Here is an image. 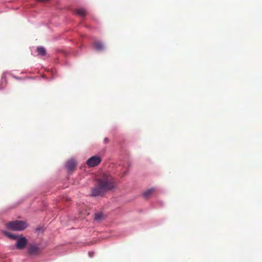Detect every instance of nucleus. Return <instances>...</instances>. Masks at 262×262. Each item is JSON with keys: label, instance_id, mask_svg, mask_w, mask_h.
Wrapping results in <instances>:
<instances>
[{"label": "nucleus", "instance_id": "1a4fd4ad", "mask_svg": "<svg viewBox=\"0 0 262 262\" xmlns=\"http://www.w3.org/2000/svg\"><path fill=\"white\" fill-rule=\"evenodd\" d=\"M36 51L38 55L41 56H45L46 54V50L43 47H37Z\"/></svg>", "mask_w": 262, "mask_h": 262}, {"label": "nucleus", "instance_id": "ddd939ff", "mask_svg": "<svg viewBox=\"0 0 262 262\" xmlns=\"http://www.w3.org/2000/svg\"><path fill=\"white\" fill-rule=\"evenodd\" d=\"M4 234L9 237L10 239H16V235L15 234H11L8 232L4 231L3 232Z\"/></svg>", "mask_w": 262, "mask_h": 262}, {"label": "nucleus", "instance_id": "7ed1b4c3", "mask_svg": "<svg viewBox=\"0 0 262 262\" xmlns=\"http://www.w3.org/2000/svg\"><path fill=\"white\" fill-rule=\"evenodd\" d=\"M27 243V238L22 235H17V249L24 248Z\"/></svg>", "mask_w": 262, "mask_h": 262}, {"label": "nucleus", "instance_id": "2eb2a0df", "mask_svg": "<svg viewBox=\"0 0 262 262\" xmlns=\"http://www.w3.org/2000/svg\"><path fill=\"white\" fill-rule=\"evenodd\" d=\"M108 139L107 138H105L104 139V142L106 144L108 142Z\"/></svg>", "mask_w": 262, "mask_h": 262}, {"label": "nucleus", "instance_id": "423d86ee", "mask_svg": "<svg viewBox=\"0 0 262 262\" xmlns=\"http://www.w3.org/2000/svg\"><path fill=\"white\" fill-rule=\"evenodd\" d=\"M28 226V224L24 221L17 220V231L25 230Z\"/></svg>", "mask_w": 262, "mask_h": 262}, {"label": "nucleus", "instance_id": "f03ea898", "mask_svg": "<svg viewBox=\"0 0 262 262\" xmlns=\"http://www.w3.org/2000/svg\"><path fill=\"white\" fill-rule=\"evenodd\" d=\"M101 161L102 159L99 156H94L88 159L86 163L89 166L93 167L98 165Z\"/></svg>", "mask_w": 262, "mask_h": 262}, {"label": "nucleus", "instance_id": "f257e3e1", "mask_svg": "<svg viewBox=\"0 0 262 262\" xmlns=\"http://www.w3.org/2000/svg\"><path fill=\"white\" fill-rule=\"evenodd\" d=\"M116 187L114 178L110 175L104 174L97 180L95 187L91 188V195L96 197L102 196L106 192L112 191Z\"/></svg>", "mask_w": 262, "mask_h": 262}, {"label": "nucleus", "instance_id": "20e7f679", "mask_svg": "<svg viewBox=\"0 0 262 262\" xmlns=\"http://www.w3.org/2000/svg\"><path fill=\"white\" fill-rule=\"evenodd\" d=\"M39 250V246L36 244H31L27 248L29 254L34 255L37 254Z\"/></svg>", "mask_w": 262, "mask_h": 262}, {"label": "nucleus", "instance_id": "0eeeda50", "mask_svg": "<svg viewBox=\"0 0 262 262\" xmlns=\"http://www.w3.org/2000/svg\"><path fill=\"white\" fill-rule=\"evenodd\" d=\"M94 48L96 50L101 51L104 50V46L101 41H97L94 43Z\"/></svg>", "mask_w": 262, "mask_h": 262}, {"label": "nucleus", "instance_id": "f8f14e48", "mask_svg": "<svg viewBox=\"0 0 262 262\" xmlns=\"http://www.w3.org/2000/svg\"><path fill=\"white\" fill-rule=\"evenodd\" d=\"M154 188H151L147 190H146L145 192H144L142 194V195L144 198H148L150 194L154 191Z\"/></svg>", "mask_w": 262, "mask_h": 262}, {"label": "nucleus", "instance_id": "4468645a", "mask_svg": "<svg viewBox=\"0 0 262 262\" xmlns=\"http://www.w3.org/2000/svg\"><path fill=\"white\" fill-rule=\"evenodd\" d=\"M94 252L93 251H89L88 253L89 256L90 257H93V256L94 255Z\"/></svg>", "mask_w": 262, "mask_h": 262}, {"label": "nucleus", "instance_id": "9d476101", "mask_svg": "<svg viewBox=\"0 0 262 262\" xmlns=\"http://www.w3.org/2000/svg\"><path fill=\"white\" fill-rule=\"evenodd\" d=\"M7 228L12 230H16V221L9 222L7 224Z\"/></svg>", "mask_w": 262, "mask_h": 262}, {"label": "nucleus", "instance_id": "9b49d317", "mask_svg": "<svg viewBox=\"0 0 262 262\" xmlns=\"http://www.w3.org/2000/svg\"><path fill=\"white\" fill-rule=\"evenodd\" d=\"M94 220L96 221H101L103 219V214L102 212H96L94 214Z\"/></svg>", "mask_w": 262, "mask_h": 262}, {"label": "nucleus", "instance_id": "dca6fc26", "mask_svg": "<svg viewBox=\"0 0 262 262\" xmlns=\"http://www.w3.org/2000/svg\"><path fill=\"white\" fill-rule=\"evenodd\" d=\"M127 173V171H123V176H125Z\"/></svg>", "mask_w": 262, "mask_h": 262}, {"label": "nucleus", "instance_id": "6e6552de", "mask_svg": "<svg viewBox=\"0 0 262 262\" xmlns=\"http://www.w3.org/2000/svg\"><path fill=\"white\" fill-rule=\"evenodd\" d=\"M75 13L81 17H84L86 14V10L84 8H80L75 11Z\"/></svg>", "mask_w": 262, "mask_h": 262}, {"label": "nucleus", "instance_id": "39448f33", "mask_svg": "<svg viewBox=\"0 0 262 262\" xmlns=\"http://www.w3.org/2000/svg\"><path fill=\"white\" fill-rule=\"evenodd\" d=\"M75 166L76 162L73 159L68 160L65 164L66 168L69 171L73 170Z\"/></svg>", "mask_w": 262, "mask_h": 262}]
</instances>
